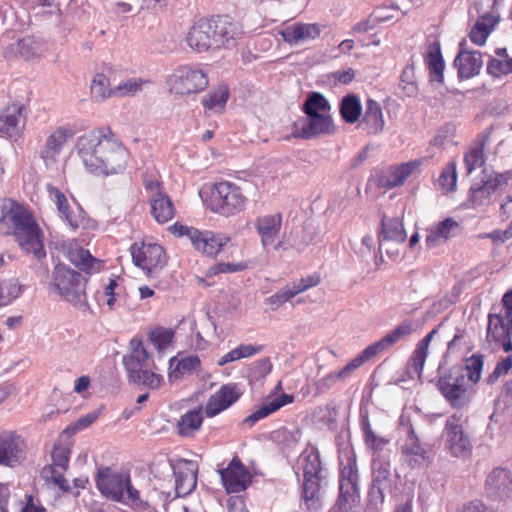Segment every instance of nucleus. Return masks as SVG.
I'll use <instances>...</instances> for the list:
<instances>
[{
  "label": "nucleus",
  "mask_w": 512,
  "mask_h": 512,
  "mask_svg": "<svg viewBox=\"0 0 512 512\" xmlns=\"http://www.w3.org/2000/svg\"><path fill=\"white\" fill-rule=\"evenodd\" d=\"M342 119L348 124L358 122L362 115V105L360 99L355 94H348L341 100L339 107Z\"/></svg>",
  "instance_id": "nucleus-42"
},
{
  "label": "nucleus",
  "mask_w": 512,
  "mask_h": 512,
  "mask_svg": "<svg viewBox=\"0 0 512 512\" xmlns=\"http://www.w3.org/2000/svg\"><path fill=\"white\" fill-rule=\"evenodd\" d=\"M302 110L305 116L313 114H330L331 105L326 97L319 92H310L303 103Z\"/></svg>",
  "instance_id": "nucleus-45"
},
{
  "label": "nucleus",
  "mask_w": 512,
  "mask_h": 512,
  "mask_svg": "<svg viewBox=\"0 0 512 512\" xmlns=\"http://www.w3.org/2000/svg\"><path fill=\"white\" fill-rule=\"evenodd\" d=\"M200 359L197 355L173 357L169 361V380L176 381L185 374H191L200 367Z\"/></svg>",
  "instance_id": "nucleus-37"
},
{
  "label": "nucleus",
  "mask_w": 512,
  "mask_h": 512,
  "mask_svg": "<svg viewBox=\"0 0 512 512\" xmlns=\"http://www.w3.org/2000/svg\"><path fill=\"white\" fill-rule=\"evenodd\" d=\"M149 202L151 214L158 223H167L174 217L173 202L162 190H157L155 194L150 195Z\"/></svg>",
  "instance_id": "nucleus-32"
},
{
  "label": "nucleus",
  "mask_w": 512,
  "mask_h": 512,
  "mask_svg": "<svg viewBox=\"0 0 512 512\" xmlns=\"http://www.w3.org/2000/svg\"><path fill=\"white\" fill-rule=\"evenodd\" d=\"M169 91L176 95H190L208 86L206 73L196 66H180L167 79Z\"/></svg>",
  "instance_id": "nucleus-11"
},
{
  "label": "nucleus",
  "mask_w": 512,
  "mask_h": 512,
  "mask_svg": "<svg viewBox=\"0 0 512 512\" xmlns=\"http://www.w3.org/2000/svg\"><path fill=\"white\" fill-rule=\"evenodd\" d=\"M459 229V224L452 218H446L437 225L427 230L425 244L428 248L438 246L442 241L455 235Z\"/></svg>",
  "instance_id": "nucleus-33"
},
{
  "label": "nucleus",
  "mask_w": 512,
  "mask_h": 512,
  "mask_svg": "<svg viewBox=\"0 0 512 512\" xmlns=\"http://www.w3.org/2000/svg\"><path fill=\"white\" fill-rule=\"evenodd\" d=\"M426 61L430 72V80L442 83L444 80V60L442 58L440 44L433 42L428 49Z\"/></svg>",
  "instance_id": "nucleus-39"
},
{
  "label": "nucleus",
  "mask_w": 512,
  "mask_h": 512,
  "mask_svg": "<svg viewBox=\"0 0 512 512\" xmlns=\"http://www.w3.org/2000/svg\"><path fill=\"white\" fill-rule=\"evenodd\" d=\"M2 288H3L4 306L12 303L22 293V287H21V285H19L17 283H9V284L2 286Z\"/></svg>",
  "instance_id": "nucleus-63"
},
{
  "label": "nucleus",
  "mask_w": 512,
  "mask_h": 512,
  "mask_svg": "<svg viewBox=\"0 0 512 512\" xmlns=\"http://www.w3.org/2000/svg\"><path fill=\"white\" fill-rule=\"evenodd\" d=\"M25 450L23 438L12 431L0 432V464L13 467L20 462Z\"/></svg>",
  "instance_id": "nucleus-20"
},
{
  "label": "nucleus",
  "mask_w": 512,
  "mask_h": 512,
  "mask_svg": "<svg viewBox=\"0 0 512 512\" xmlns=\"http://www.w3.org/2000/svg\"><path fill=\"white\" fill-rule=\"evenodd\" d=\"M70 454L71 448L68 443H56L51 454L52 464L58 466L61 468V470H67L69 466Z\"/></svg>",
  "instance_id": "nucleus-57"
},
{
  "label": "nucleus",
  "mask_w": 512,
  "mask_h": 512,
  "mask_svg": "<svg viewBox=\"0 0 512 512\" xmlns=\"http://www.w3.org/2000/svg\"><path fill=\"white\" fill-rule=\"evenodd\" d=\"M487 72L495 78L512 73V58H491L487 63Z\"/></svg>",
  "instance_id": "nucleus-58"
},
{
  "label": "nucleus",
  "mask_w": 512,
  "mask_h": 512,
  "mask_svg": "<svg viewBox=\"0 0 512 512\" xmlns=\"http://www.w3.org/2000/svg\"><path fill=\"white\" fill-rule=\"evenodd\" d=\"M384 125L385 120L381 105L369 98L365 103L364 114L358 120V128L368 135H378L383 131Z\"/></svg>",
  "instance_id": "nucleus-25"
},
{
  "label": "nucleus",
  "mask_w": 512,
  "mask_h": 512,
  "mask_svg": "<svg viewBox=\"0 0 512 512\" xmlns=\"http://www.w3.org/2000/svg\"><path fill=\"white\" fill-rule=\"evenodd\" d=\"M381 227L379 250L381 253H386L390 259L397 260L399 251H390V244L395 243L396 246H400L405 241L407 235L403 223L398 218H383Z\"/></svg>",
  "instance_id": "nucleus-17"
},
{
  "label": "nucleus",
  "mask_w": 512,
  "mask_h": 512,
  "mask_svg": "<svg viewBox=\"0 0 512 512\" xmlns=\"http://www.w3.org/2000/svg\"><path fill=\"white\" fill-rule=\"evenodd\" d=\"M148 80H143L141 78H130L121 83H119L114 88V95H118L120 97L124 96H135L139 92L142 91L143 85L148 84Z\"/></svg>",
  "instance_id": "nucleus-51"
},
{
  "label": "nucleus",
  "mask_w": 512,
  "mask_h": 512,
  "mask_svg": "<svg viewBox=\"0 0 512 512\" xmlns=\"http://www.w3.org/2000/svg\"><path fill=\"white\" fill-rule=\"evenodd\" d=\"M241 391L236 384L223 385L209 398L205 406L207 417H214L235 403L241 396Z\"/></svg>",
  "instance_id": "nucleus-23"
},
{
  "label": "nucleus",
  "mask_w": 512,
  "mask_h": 512,
  "mask_svg": "<svg viewBox=\"0 0 512 512\" xmlns=\"http://www.w3.org/2000/svg\"><path fill=\"white\" fill-rule=\"evenodd\" d=\"M298 469L303 471V498L309 510L321 507L319 492L324 478L322 461L318 449L308 446L299 456Z\"/></svg>",
  "instance_id": "nucleus-4"
},
{
  "label": "nucleus",
  "mask_w": 512,
  "mask_h": 512,
  "mask_svg": "<svg viewBox=\"0 0 512 512\" xmlns=\"http://www.w3.org/2000/svg\"><path fill=\"white\" fill-rule=\"evenodd\" d=\"M508 177L505 174H496L470 188V201L473 206H485L490 203L491 197L498 190L507 185Z\"/></svg>",
  "instance_id": "nucleus-21"
},
{
  "label": "nucleus",
  "mask_w": 512,
  "mask_h": 512,
  "mask_svg": "<svg viewBox=\"0 0 512 512\" xmlns=\"http://www.w3.org/2000/svg\"><path fill=\"white\" fill-rule=\"evenodd\" d=\"M47 191L49 198L56 204L61 217L72 230H76L81 223V219L79 215L71 210L66 196L51 184L47 185Z\"/></svg>",
  "instance_id": "nucleus-35"
},
{
  "label": "nucleus",
  "mask_w": 512,
  "mask_h": 512,
  "mask_svg": "<svg viewBox=\"0 0 512 512\" xmlns=\"http://www.w3.org/2000/svg\"><path fill=\"white\" fill-rule=\"evenodd\" d=\"M512 368V358L506 357L501 360L495 367L494 371L488 376V382H495L500 376L508 373V371Z\"/></svg>",
  "instance_id": "nucleus-64"
},
{
  "label": "nucleus",
  "mask_w": 512,
  "mask_h": 512,
  "mask_svg": "<svg viewBox=\"0 0 512 512\" xmlns=\"http://www.w3.org/2000/svg\"><path fill=\"white\" fill-rule=\"evenodd\" d=\"M208 25L213 51L235 47L243 34L237 23L224 17L208 19Z\"/></svg>",
  "instance_id": "nucleus-14"
},
{
  "label": "nucleus",
  "mask_w": 512,
  "mask_h": 512,
  "mask_svg": "<svg viewBox=\"0 0 512 512\" xmlns=\"http://www.w3.org/2000/svg\"><path fill=\"white\" fill-rule=\"evenodd\" d=\"M484 365L483 355H472L466 361L467 377L470 381L476 383L481 378V373Z\"/></svg>",
  "instance_id": "nucleus-60"
},
{
  "label": "nucleus",
  "mask_w": 512,
  "mask_h": 512,
  "mask_svg": "<svg viewBox=\"0 0 512 512\" xmlns=\"http://www.w3.org/2000/svg\"><path fill=\"white\" fill-rule=\"evenodd\" d=\"M282 226V216L279 213L259 216L255 220V229L260 236L261 244L267 248L274 244Z\"/></svg>",
  "instance_id": "nucleus-27"
},
{
  "label": "nucleus",
  "mask_w": 512,
  "mask_h": 512,
  "mask_svg": "<svg viewBox=\"0 0 512 512\" xmlns=\"http://www.w3.org/2000/svg\"><path fill=\"white\" fill-rule=\"evenodd\" d=\"M76 151L86 170L95 175L122 172L127 164L128 151L112 137L94 130L78 137Z\"/></svg>",
  "instance_id": "nucleus-1"
},
{
  "label": "nucleus",
  "mask_w": 512,
  "mask_h": 512,
  "mask_svg": "<svg viewBox=\"0 0 512 512\" xmlns=\"http://www.w3.org/2000/svg\"><path fill=\"white\" fill-rule=\"evenodd\" d=\"M133 263L140 267L148 277L157 274L167 263V257L161 245L156 243L134 244L131 247Z\"/></svg>",
  "instance_id": "nucleus-12"
},
{
  "label": "nucleus",
  "mask_w": 512,
  "mask_h": 512,
  "mask_svg": "<svg viewBox=\"0 0 512 512\" xmlns=\"http://www.w3.org/2000/svg\"><path fill=\"white\" fill-rule=\"evenodd\" d=\"M135 384H141L150 389H157L160 387L163 377L149 368H142L139 371V378L129 377Z\"/></svg>",
  "instance_id": "nucleus-55"
},
{
  "label": "nucleus",
  "mask_w": 512,
  "mask_h": 512,
  "mask_svg": "<svg viewBox=\"0 0 512 512\" xmlns=\"http://www.w3.org/2000/svg\"><path fill=\"white\" fill-rule=\"evenodd\" d=\"M486 489L493 495L508 496L512 492V474L504 468L494 469L486 479Z\"/></svg>",
  "instance_id": "nucleus-34"
},
{
  "label": "nucleus",
  "mask_w": 512,
  "mask_h": 512,
  "mask_svg": "<svg viewBox=\"0 0 512 512\" xmlns=\"http://www.w3.org/2000/svg\"><path fill=\"white\" fill-rule=\"evenodd\" d=\"M301 432L300 430H288L287 428H281L274 432L275 440L283 445L286 449H292L300 441Z\"/></svg>",
  "instance_id": "nucleus-59"
},
{
  "label": "nucleus",
  "mask_w": 512,
  "mask_h": 512,
  "mask_svg": "<svg viewBox=\"0 0 512 512\" xmlns=\"http://www.w3.org/2000/svg\"><path fill=\"white\" fill-rule=\"evenodd\" d=\"M261 349V346L240 345L237 348L232 349L231 351L220 357L217 361V364L219 366H223L227 363L234 362L242 358L251 357L259 353Z\"/></svg>",
  "instance_id": "nucleus-46"
},
{
  "label": "nucleus",
  "mask_w": 512,
  "mask_h": 512,
  "mask_svg": "<svg viewBox=\"0 0 512 512\" xmlns=\"http://www.w3.org/2000/svg\"><path fill=\"white\" fill-rule=\"evenodd\" d=\"M442 439L445 450L453 457H464L471 452L468 416L463 411H456L446 419Z\"/></svg>",
  "instance_id": "nucleus-9"
},
{
  "label": "nucleus",
  "mask_w": 512,
  "mask_h": 512,
  "mask_svg": "<svg viewBox=\"0 0 512 512\" xmlns=\"http://www.w3.org/2000/svg\"><path fill=\"white\" fill-rule=\"evenodd\" d=\"M0 232L14 235L19 246L37 259L46 256L43 233L32 213L23 205L12 200L3 204Z\"/></svg>",
  "instance_id": "nucleus-2"
},
{
  "label": "nucleus",
  "mask_w": 512,
  "mask_h": 512,
  "mask_svg": "<svg viewBox=\"0 0 512 512\" xmlns=\"http://www.w3.org/2000/svg\"><path fill=\"white\" fill-rule=\"evenodd\" d=\"M512 338V324L507 321L502 312L489 314L487 339L500 342Z\"/></svg>",
  "instance_id": "nucleus-36"
},
{
  "label": "nucleus",
  "mask_w": 512,
  "mask_h": 512,
  "mask_svg": "<svg viewBox=\"0 0 512 512\" xmlns=\"http://www.w3.org/2000/svg\"><path fill=\"white\" fill-rule=\"evenodd\" d=\"M186 43L197 53L213 51L208 19L202 18L193 24L187 33Z\"/></svg>",
  "instance_id": "nucleus-26"
},
{
  "label": "nucleus",
  "mask_w": 512,
  "mask_h": 512,
  "mask_svg": "<svg viewBox=\"0 0 512 512\" xmlns=\"http://www.w3.org/2000/svg\"><path fill=\"white\" fill-rule=\"evenodd\" d=\"M74 135V131L68 126H61L53 130L46 138L41 150V158L46 166L56 162L64 145Z\"/></svg>",
  "instance_id": "nucleus-22"
},
{
  "label": "nucleus",
  "mask_w": 512,
  "mask_h": 512,
  "mask_svg": "<svg viewBox=\"0 0 512 512\" xmlns=\"http://www.w3.org/2000/svg\"><path fill=\"white\" fill-rule=\"evenodd\" d=\"M481 13L482 15L478 18L469 34L470 40L479 46L486 42L487 37L498 21L495 16L487 13V11Z\"/></svg>",
  "instance_id": "nucleus-38"
},
{
  "label": "nucleus",
  "mask_w": 512,
  "mask_h": 512,
  "mask_svg": "<svg viewBox=\"0 0 512 512\" xmlns=\"http://www.w3.org/2000/svg\"><path fill=\"white\" fill-rule=\"evenodd\" d=\"M339 381L336 372H331L314 382L316 394L320 395L331 389Z\"/></svg>",
  "instance_id": "nucleus-62"
},
{
  "label": "nucleus",
  "mask_w": 512,
  "mask_h": 512,
  "mask_svg": "<svg viewBox=\"0 0 512 512\" xmlns=\"http://www.w3.org/2000/svg\"><path fill=\"white\" fill-rule=\"evenodd\" d=\"M318 23L295 22L279 30V35L290 46L301 45L318 39L323 31Z\"/></svg>",
  "instance_id": "nucleus-19"
},
{
  "label": "nucleus",
  "mask_w": 512,
  "mask_h": 512,
  "mask_svg": "<svg viewBox=\"0 0 512 512\" xmlns=\"http://www.w3.org/2000/svg\"><path fill=\"white\" fill-rule=\"evenodd\" d=\"M454 63L458 69V75L462 79H468L478 75L483 66L481 53L478 51L465 50L463 43L460 44V52L458 53Z\"/></svg>",
  "instance_id": "nucleus-28"
},
{
  "label": "nucleus",
  "mask_w": 512,
  "mask_h": 512,
  "mask_svg": "<svg viewBox=\"0 0 512 512\" xmlns=\"http://www.w3.org/2000/svg\"><path fill=\"white\" fill-rule=\"evenodd\" d=\"M439 389L448 403L456 409H461L470 401L465 375L450 374L439 380Z\"/></svg>",
  "instance_id": "nucleus-15"
},
{
  "label": "nucleus",
  "mask_w": 512,
  "mask_h": 512,
  "mask_svg": "<svg viewBox=\"0 0 512 512\" xmlns=\"http://www.w3.org/2000/svg\"><path fill=\"white\" fill-rule=\"evenodd\" d=\"M166 466L175 476V495L184 497L190 494L197 485L196 463L190 460H180L176 465L167 462Z\"/></svg>",
  "instance_id": "nucleus-16"
},
{
  "label": "nucleus",
  "mask_w": 512,
  "mask_h": 512,
  "mask_svg": "<svg viewBox=\"0 0 512 512\" xmlns=\"http://www.w3.org/2000/svg\"><path fill=\"white\" fill-rule=\"evenodd\" d=\"M415 331L414 324L411 320H404L392 331L387 333L380 340L367 346L359 355L352 359L346 364L339 372L337 377L339 381H345L350 375L361 367L364 363L375 357L376 355L383 353L394 344L402 339H405Z\"/></svg>",
  "instance_id": "nucleus-5"
},
{
  "label": "nucleus",
  "mask_w": 512,
  "mask_h": 512,
  "mask_svg": "<svg viewBox=\"0 0 512 512\" xmlns=\"http://www.w3.org/2000/svg\"><path fill=\"white\" fill-rule=\"evenodd\" d=\"M438 182L442 190L446 192L455 190L457 185V166L454 161L449 162L442 170Z\"/></svg>",
  "instance_id": "nucleus-54"
},
{
  "label": "nucleus",
  "mask_w": 512,
  "mask_h": 512,
  "mask_svg": "<svg viewBox=\"0 0 512 512\" xmlns=\"http://www.w3.org/2000/svg\"><path fill=\"white\" fill-rule=\"evenodd\" d=\"M99 415H100V410H94V411L86 414L85 416L80 417L75 423L68 426L65 429V432L76 433L78 431H81V430L89 427L92 423H94L96 421V419L99 417Z\"/></svg>",
  "instance_id": "nucleus-61"
},
{
  "label": "nucleus",
  "mask_w": 512,
  "mask_h": 512,
  "mask_svg": "<svg viewBox=\"0 0 512 512\" xmlns=\"http://www.w3.org/2000/svg\"><path fill=\"white\" fill-rule=\"evenodd\" d=\"M169 229L173 235L187 237L197 251L209 257L216 256L231 240L226 234H217L208 230L200 231L179 223H175Z\"/></svg>",
  "instance_id": "nucleus-10"
},
{
  "label": "nucleus",
  "mask_w": 512,
  "mask_h": 512,
  "mask_svg": "<svg viewBox=\"0 0 512 512\" xmlns=\"http://www.w3.org/2000/svg\"><path fill=\"white\" fill-rule=\"evenodd\" d=\"M223 486L228 493L244 491L251 482V475L241 460L235 456L229 465L218 470Z\"/></svg>",
  "instance_id": "nucleus-18"
},
{
  "label": "nucleus",
  "mask_w": 512,
  "mask_h": 512,
  "mask_svg": "<svg viewBox=\"0 0 512 512\" xmlns=\"http://www.w3.org/2000/svg\"><path fill=\"white\" fill-rule=\"evenodd\" d=\"M416 167L415 162H407L394 167L387 178V186L393 188L402 185Z\"/></svg>",
  "instance_id": "nucleus-49"
},
{
  "label": "nucleus",
  "mask_w": 512,
  "mask_h": 512,
  "mask_svg": "<svg viewBox=\"0 0 512 512\" xmlns=\"http://www.w3.org/2000/svg\"><path fill=\"white\" fill-rule=\"evenodd\" d=\"M96 486L105 498L133 509L142 507L140 492L132 485L128 472L103 467L96 475Z\"/></svg>",
  "instance_id": "nucleus-3"
},
{
  "label": "nucleus",
  "mask_w": 512,
  "mask_h": 512,
  "mask_svg": "<svg viewBox=\"0 0 512 512\" xmlns=\"http://www.w3.org/2000/svg\"><path fill=\"white\" fill-rule=\"evenodd\" d=\"M130 354L123 357V364L129 377L139 378V371L142 368H149L153 361L145 349L141 339L130 340Z\"/></svg>",
  "instance_id": "nucleus-24"
},
{
  "label": "nucleus",
  "mask_w": 512,
  "mask_h": 512,
  "mask_svg": "<svg viewBox=\"0 0 512 512\" xmlns=\"http://www.w3.org/2000/svg\"><path fill=\"white\" fill-rule=\"evenodd\" d=\"M373 470V488L377 489L381 501L384 500L383 485L388 481L390 476L389 464L380 460L373 459L372 461Z\"/></svg>",
  "instance_id": "nucleus-47"
},
{
  "label": "nucleus",
  "mask_w": 512,
  "mask_h": 512,
  "mask_svg": "<svg viewBox=\"0 0 512 512\" xmlns=\"http://www.w3.org/2000/svg\"><path fill=\"white\" fill-rule=\"evenodd\" d=\"M173 337V330L163 327H156L149 333V340L159 353L166 350L171 344Z\"/></svg>",
  "instance_id": "nucleus-50"
},
{
  "label": "nucleus",
  "mask_w": 512,
  "mask_h": 512,
  "mask_svg": "<svg viewBox=\"0 0 512 512\" xmlns=\"http://www.w3.org/2000/svg\"><path fill=\"white\" fill-rule=\"evenodd\" d=\"M248 199L243 189L230 181L215 183L211 189L209 208L212 212L231 217L244 211Z\"/></svg>",
  "instance_id": "nucleus-7"
},
{
  "label": "nucleus",
  "mask_w": 512,
  "mask_h": 512,
  "mask_svg": "<svg viewBox=\"0 0 512 512\" xmlns=\"http://www.w3.org/2000/svg\"><path fill=\"white\" fill-rule=\"evenodd\" d=\"M438 330L433 329L429 332L417 345L415 351L413 352L409 369L412 373L420 376L428 355L429 345L433 337L437 334Z\"/></svg>",
  "instance_id": "nucleus-40"
},
{
  "label": "nucleus",
  "mask_w": 512,
  "mask_h": 512,
  "mask_svg": "<svg viewBox=\"0 0 512 512\" xmlns=\"http://www.w3.org/2000/svg\"><path fill=\"white\" fill-rule=\"evenodd\" d=\"M336 125L330 114H313L299 119L293 125V136L311 139L336 133Z\"/></svg>",
  "instance_id": "nucleus-13"
},
{
  "label": "nucleus",
  "mask_w": 512,
  "mask_h": 512,
  "mask_svg": "<svg viewBox=\"0 0 512 512\" xmlns=\"http://www.w3.org/2000/svg\"><path fill=\"white\" fill-rule=\"evenodd\" d=\"M402 454L404 461L411 468L421 467L427 460V452L420 445L419 440L412 428L409 429L407 439L402 446Z\"/></svg>",
  "instance_id": "nucleus-30"
},
{
  "label": "nucleus",
  "mask_w": 512,
  "mask_h": 512,
  "mask_svg": "<svg viewBox=\"0 0 512 512\" xmlns=\"http://www.w3.org/2000/svg\"><path fill=\"white\" fill-rule=\"evenodd\" d=\"M293 402L294 396L292 394L286 393H282L280 396L273 399L268 398L259 408H257L253 413L246 417L243 423L251 427L259 420L276 412L283 406Z\"/></svg>",
  "instance_id": "nucleus-31"
},
{
  "label": "nucleus",
  "mask_w": 512,
  "mask_h": 512,
  "mask_svg": "<svg viewBox=\"0 0 512 512\" xmlns=\"http://www.w3.org/2000/svg\"><path fill=\"white\" fill-rule=\"evenodd\" d=\"M24 127L23 106L13 104L0 113V133L16 136Z\"/></svg>",
  "instance_id": "nucleus-29"
},
{
  "label": "nucleus",
  "mask_w": 512,
  "mask_h": 512,
  "mask_svg": "<svg viewBox=\"0 0 512 512\" xmlns=\"http://www.w3.org/2000/svg\"><path fill=\"white\" fill-rule=\"evenodd\" d=\"M86 278L69 266L59 263L55 265L49 289L73 304L85 301Z\"/></svg>",
  "instance_id": "nucleus-8"
},
{
  "label": "nucleus",
  "mask_w": 512,
  "mask_h": 512,
  "mask_svg": "<svg viewBox=\"0 0 512 512\" xmlns=\"http://www.w3.org/2000/svg\"><path fill=\"white\" fill-rule=\"evenodd\" d=\"M339 493L335 504L329 512H360L359 474L356 458L352 454L347 463H340Z\"/></svg>",
  "instance_id": "nucleus-6"
},
{
  "label": "nucleus",
  "mask_w": 512,
  "mask_h": 512,
  "mask_svg": "<svg viewBox=\"0 0 512 512\" xmlns=\"http://www.w3.org/2000/svg\"><path fill=\"white\" fill-rule=\"evenodd\" d=\"M91 93L94 98L103 100L114 94V89L109 88V80L104 74H97L92 80Z\"/></svg>",
  "instance_id": "nucleus-56"
},
{
  "label": "nucleus",
  "mask_w": 512,
  "mask_h": 512,
  "mask_svg": "<svg viewBox=\"0 0 512 512\" xmlns=\"http://www.w3.org/2000/svg\"><path fill=\"white\" fill-rule=\"evenodd\" d=\"M65 471L66 470H61V468L56 465L50 464L43 467L41 476L46 481L52 482L54 485L59 487L63 492H68L70 490V486L64 477Z\"/></svg>",
  "instance_id": "nucleus-48"
},
{
  "label": "nucleus",
  "mask_w": 512,
  "mask_h": 512,
  "mask_svg": "<svg viewBox=\"0 0 512 512\" xmlns=\"http://www.w3.org/2000/svg\"><path fill=\"white\" fill-rule=\"evenodd\" d=\"M399 87L408 97H414L418 93L413 65H407L401 73Z\"/></svg>",
  "instance_id": "nucleus-53"
},
{
  "label": "nucleus",
  "mask_w": 512,
  "mask_h": 512,
  "mask_svg": "<svg viewBox=\"0 0 512 512\" xmlns=\"http://www.w3.org/2000/svg\"><path fill=\"white\" fill-rule=\"evenodd\" d=\"M484 162V147L482 143L471 147L464 155L465 168L468 174L481 167Z\"/></svg>",
  "instance_id": "nucleus-52"
},
{
  "label": "nucleus",
  "mask_w": 512,
  "mask_h": 512,
  "mask_svg": "<svg viewBox=\"0 0 512 512\" xmlns=\"http://www.w3.org/2000/svg\"><path fill=\"white\" fill-rule=\"evenodd\" d=\"M67 258L72 264L87 272L94 268L97 261L88 250L74 242H71L68 246Z\"/></svg>",
  "instance_id": "nucleus-43"
},
{
  "label": "nucleus",
  "mask_w": 512,
  "mask_h": 512,
  "mask_svg": "<svg viewBox=\"0 0 512 512\" xmlns=\"http://www.w3.org/2000/svg\"><path fill=\"white\" fill-rule=\"evenodd\" d=\"M202 422L203 415L201 409L190 410L178 420V433L183 437H191L200 429Z\"/></svg>",
  "instance_id": "nucleus-41"
},
{
  "label": "nucleus",
  "mask_w": 512,
  "mask_h": 512,
  "mask_svg": "<svg viewBox=\"0 0 512 512\" xmlns=\"http://www.w3.org/2000/svg\"><path fill=\"white\" fill-rule=\"evenodd\" d=\"M229 98V91L226 86H219L202 98V104L207 111L222 113Z\"/></svg>",
  "instance_id": "nucleus-44"
}]
</instances>
